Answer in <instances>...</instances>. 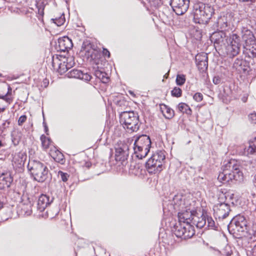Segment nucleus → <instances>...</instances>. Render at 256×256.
<instances>
[{"instance_id": "24", "label": "nucleus", "mask_w": 256, "mask_h": 256, "mask_svg": "<svg viewBox=\"0 0 256 256\" xmlns=\"http://www.w3.org/2000/svg\"><path fill=\"white\" fill-rule=\"evenodd\" d=\"M52 66L56 68L60 74H62L69 69L65 61L62 62L58 59V57L56 60H53Z\"/></svg>"}, {"instance_id": "30", "label": "nucleus", "mask_w": 256, "mask_h": 256, "mask_svg": "<svg viewBox=\"0 0 256 256\" xmlns=\"http://www.w3.org/2000/svg\"><path fill=\"white\" fill-rule=\"evenodd\" d=\"M82 52H84L88 58L90 57L91 58H94L93 54L95 52L94 50L92 48L91 45L89 44L87 46H82Z\"/></svg>"}, {"instance_id": "2", "label": "nucleus", "mask_w": 256, "mask_h": 256, "mask_svg": "<svg viewBox=\"0 0 256 256\" xmlns=\"http://www.w3.org/2000/svg\"><path fill=\"white\" fill-rule=\"evenodd\" d=\"M222 170V172H220L218 177L220 182L225 183L233 181L240 182L243 180L244 176L240 166L235 160L225 162Z\"/></svg>"}, {"instance_id": "20", "label": "nucleus", "mask_w": 256, "mask_h": 256, "mask_svg": "<svg viewBox=\"0 0 256 256\" xmlns=\"http://www.w3.org/2000/svg\"><path fill=\"white\" fill-rule=\"evenodd\" d=\"M26 158V155L22 152L14 154L12 159V165L14 168L22 170Z\"/></svg>"}, {"instance_id": "6", "label": "nucleus", "mask_w": 256, "mask_h": 256, "mask_svg": "<svg viewBox=\"0 0 256 256\" xmlns=\"http://www.w3.org/2000/svg\"><path fill=\"white\" fill-rule=\"evenodd\" d=\"M151 147V141L148 136L142 135L134 141V150L136 156L140 159L145 158Z\"/></svg>"}, {"instance_id": "43", "label": "nucleus", "mask_w": 256, "mask_h": 256, "mask_svg": "<svg viewBox=\"0 0 256 256\" xmlns=\"http://www.w3.org/2000/svg\"><path fill=\"white\" fill-rule=\"evenodd\" d=\"M66 62L69 68L73 66L74 64V60L72 57H70L67 58Z\"/></svg>"}, {"instance_id": "54", "label": "nucleus", "mask_w": 256, "mask_h": 256, "mask_svg": "<svg viewBox=\"0 0 256 256\" xmlns=\"http://www.w3.org/2000/svg\"><path fill=\"white\" fill-rule=\"evenodd\" d=\"M14 11L16 12L17 13H20V12H21L20 10L18 8L16 10H14Z\"/></svg>"}, {"instance_id": "22", "label": "nucleus", "mask_w": 256, "mask_h": 256, "mask_svg": "<svg viewBox=\"0 0 256 256\" xmlns=\"http://www.w3.org/2000/svg\"><path fill=\"white\" fill-rule=\"evenodd\" d=\"M58 44L60 50L62 52L68 50L70 49L73 46L72 40L68 36H64L62 38H59Z\"/></svg>"}, {"instance_id": "51", "label": "nucleus", "mask_w": 256, "mask_h": 256, "mask_svg": "<svg viewBox=\"0 0 256 256\" xmlns=\"http://www.w3.org/2000/svg\"><path fill=\"white\" fill-rule=\"evenodd\" d=\"M178 200H180V201H182V198H179V197L178 196H176L174 198V202L176 204H177L176 203V202H177Z\"/></svg>"}, {"instance_id": "18", "label": "nucleus", "mask_w": 256, "mask_h": 256, "mask_svg": "<svg viewBox=\"0 0 256 256\" xmlns=\"http://www.w3.org/2000/svg\"><path fill=\"white\" fill-rule=\"evenodd\" d=\"M196 60L197 66L201 72H204L207 70L208 58L206 54H198L196 57Z\"/></svg>"}, {"instance_id": "28", "label": "nucleus", "mask_w": 256, "mask_h": 256, "mask_svg": "<svg viewBox=\"0 0 256 256\" xmlns=\"http://www.w3.org/2000/svg\"><path fill=\"white\" fill-rule=\"evenodd\" d=\"M95 76L99 78L103 83H107L108 82L109 78L107 74L100 70H96L95 72Z\"/></svg>"}, {"instance_id": "44", "label": "nucleus", "mask_w": 256, "mask_h": 256, "mask_svg": "<svg viewBox=\"0 0 256 256\" xmlns=\"http://www.w3.org/2000/svg\"><path fill=\"white\" fill-rule=\"evenodd\" d=\"M26 116L25 115L20 116L18 120V124L19 126H22L26 120Z\"/></svg>"}, {"instance_id": "47", "label": "nucleus", "mask_w": 256, "mask_h": 256, "mask_svg": "<svg viewBox=\"0 0 256 256\" xmlns=\"http://www.w3.org/2000/svg\"><path fill=\"white\" fill-rule=\"evenodd\" d=\"M10 124V122L8 120H5L3 123L2 124V126H4V127H5L6 128L8 126V125Z\"/></svg>"}, {"instance_id": "46", "label": "nucleus", "mask_w": 256, "mask_h": 256, "mask_svg": "<svg viewBox=\"0 0 256 256\" xmlns=\"http://www.w3.org/2000/svg\"><path fill=\"white\" fill-rule=\"evenodd\" d=\"M220 80L218 76H215L213 79V82L214 84H220Z\"/></svg>"}, {"instance_id": "23", "label": "nucleus", "mask_w": 256, "mask_h": 256, "mask_svg": "<svg viewBox=\"0 0 256 256\" xmlns=\"http://www.w3.org/2000/svg\"><path fill=\"white\" fill-rule=\"evenodd\" d=\"M52 200H50L49 197L46 194L40 195L38 199L37 203V208L40 212H43L46 206L49 205Z\"/></svg>"}, {"instance_id": "39", "label": "nucleus", "mask_w": 256, "mask_h": 256, "mask_svg": "<svg viewBox=\"0 0 256 256\" xmlns=\"http://www.w3.org/2000/svg\"><path fill=\"white\" fill-rule=\"evenodd\" d=\"M182 90L178 87H175L171 92L172 95L177 98L180 97L182 95Z\"/></svg>"}, {"instance_id": "52", "label": "nucleus", "mask_w": 256, "mask_h": 256, "mask_svg": "<svg viewBox=\"0 0 256 256\" xmlns=\"http://www.w3.org/2000/svg\"><path fill=\"white\" fill-rule=\"evenodd\" d=\"M2 136V135L0 134V147H2L4 146V144L2 143V141L1 140V138Z\"/></svg>"}, {"instance_id": "4", "label": "nucleus", "mask_w": 256, "mask_h": 256, "mask_svg": "<svg viewBox=\"0 0 256 256\" xmlns=\"http://www.w3.org/2000/svg\"><path fill=\"white\" fill-rule=\"evenodd\" d=\"M228 229L230 234L237 238L246 236L248 233L247 222L246 218L241 215L236 216L228 225Z\"/></svg>"}, {"instance_id": "8", "label": "nucleus", "mask_w": 256, "mask_h": 256, "mask_svg": "<svg viewBox=\"0 0 256 256\" xmlns=\"http://www.w3.org/2000/svg\"><path fill=\"white\" fill-rule=\"evenodd\" d=\"M198 6L194 12L195 22L198 24L207 23L214 12L213 8L208 4H200Z\"/></svg>"}, {"instance_id": "55", "label": "nucleus", "mask_w": 256, "mask_h": 256, "mask_svg": "<svg viewBox=\"0 0 256 256\" xmlns=\"http://www.w3.org/2000/svg\"><path fill=\"white\" fill-rule=\"evenodd\" d=\"M44 128H45L46 132L48 130V128L47 126H44Z\"/></svg>"}, {"instance_id": "13", "label": "nucleus", "mask_w": 256, "mask_h": 256, "mask_svg": "<svg viewBox=\"0 0 256 256\" xmlns=\"http://www.w3.org/2000/svg\"><path fill=\"white\" fill-rule=\"evenodd\" d=\"M34 198L27 193L24 194L21 197L20 206L24 214L28 216L32 213V206L34 204Z\"/></svg>"}, {"instance_id": "42", "label": "nucleus", "mask_w": 256, "mask_h": 256, "mask_svg": "<svg viewBox=\"0 0 256 256\" xmlns=\"http://www.w3.org/2000/svg\"><path fill=\"white\" fill-rule=\"evenodd\" d=\"M193 98L196 102H200L202 100L203 96L200 92H196L194 95Z\"/></svg>"}, {"instance_id": "37", "label": "nucleus", "mask_w": 256, "mask_h": 256, "mask_svg": "<svg viewBox=\"0 0 256 256\" xmlns=\"http://www.w3.org/2000/svg\"><path fill=\"white\" fill-rule=\"evenodd\" d=\"M248 152L250 154L256 153V137L254 138L253 144H250L248 148Z\"/></svg>"}, {"instance_id": "41", "label": "nucleus", "mask_w": 256, "mask_h": 256, "mask_svg": "<svg viewBox=\"0 0 256 256\" xmlns=\"http://www.w3.org/2000/svg\"><path fill=\"white\" fill-rule=\"evenodd\" d=\"M250 122L253 124H256V113L254 112L248 115Z\"/></svg>"}, {"instance_id": "38", "label": "nucleus", "mask_w": 256, "mask_h": 256, "mask_svg": "<svg viewBox=\"0 0 256 256\" xmlns=\"http://www.w3.org/2000/svg\"><path fill=\"white\" fill-rule=\"evenodd\" d=\"M54 22L58 26H60L64 24L65 22V18L64 15L61 16L58 18L52 19Z\"/></svg>"}, {"instance_id": "5", "label": "nucleus", "mask_w": 256, "mask_h": 256, "mask_svg": "<svg viewBox=\"0 0 256 256\" xmlns=\"http://www.w3.org/2000/svg\"><path fill=\"white\" fill-rule=\"evenodd\" d=\"M165 158L164 151L158 150L153 154L146 164L148 172L150 174H156L160 172L162 170V166Z\"/></svg>"}, {"instance_id": "10", "label": "nucleus", "mask_w": 256, "mask_h": 256, "mask_svg": "<svg viewBox=\"0 0 256 256\" xmlns=\"http://www.w3.org/2000/svg\"><path fill=\"white\" fill-rule=\"evenodd\" d=\"M214 214L220 220L226 218L230 212V206L226 203H218L213 207Z\"/></svg>"}, {"instance_id": "1", "label": "nucleus", "mask_w": 256, "mask_h": 256, "mask_svg": "<svg viewBox=\"0 0 256 256\" xmlns=\"http://www.w3.org/2000/svg\"><path fill=\"white\" fill-rule=\"evenodd\" d=\"M182 205L186 206L184 207L180 204L182 210L178 213L179 222L174 226L172 231L176 237L186 240L192 238L195 234L192 222L196 212L190 204L188 206V202H184Z\"/></svg>"}, {"instance_id": "16", "label": "nucleus", "mask_w": 256, "mask_h": 256, "mask_svg": "<svg viewBox=\"0 0 256 256\" xmlns=\"http://www.w3.org/2000/svg\"><path fill=\"white\" fill-rule=\"evenodd\" d=\"M0 88L7 90L5 94H0V102L2 103L4 102V104H3V106L6 108L13 101V98L10 96L12 88L10 85L6 83H2L0 84Z\"/></svg>"}, {"instance_id": "57", "label": "nucleus", "mask_w": 256, "mask_h": 256, "mask_svg": "<svg viewBox=\"0 0 256 256\" xmlns=\"http://www.w3.org/2000/svg\"><path fill=\"white\" fill-rule=\"evenodd\" d=\"M244 102H246V100H242Z\"/></svg>"}, {"instance_id": "40", "label": "nucleus", "mask_w": 256, "mask_h": 256, "mask_svg": "<svg viewBox=\"0 0 256 256\" xmlns=\"http://www.w3.org/2000/svg\"><path fill=\"white\" fill-rule=\"evenodd\" d=\"M58 176L64 182H66L68 180V178H69V175L68 174L62 171H59L58 172Z\"/></svg>"}, {"instance_id": "14", "label": "nucleus", "mask_w": 256, "mask_h": 256, "mask_svg": "<svg viewBox=\"0 0 256 256\" xmlns=\"http://www.w3.org/2000/svg\"><path fill=\"white\" fill-rule=\"evenodd\" d=\"M190 0H171L170 5L177 15H182L188 10Z\"/></svg>"}, {"instance_id": "12", "label": "nucleus", "mask_w": 256, "mask_h": 256, "mask_svg": "<svg viewBox=\"0 0 256 256\" xmlns=\"http://www.w3.org/2000/svg\"><path fill=\"white\" fill-rule=\"evenodd\" d=\"M129 148L127 144L119 141L115 146V158L116 161L124 162L128 156Z\"/></svg>"}, {"instance_id": "21", "label": "nucleus", "mask_w": 256, "mask_h": 256, "mask_svg": "<svg viewBox=\"0 0 256 256\" xmlns=\"http://www.w3.org/2000/svg\"><path fill=\"white\" fill-rule=\"evenodd\" d=\"M12 181L13 179L10 172L2 173L0 176V189L3 190L9 188Z\"/></svg>"}, {"instance_id": "56", "label": "nucleus", "mask_w": 256, "mask_h": 256, "mask_svg": "<svg viewBox=\"0 0 256 256\" xmlns=\"http://www.w3.org/2000/svg\"><path fill=\"white\" fill-rule=\"evenodd\" d=\"M17 143H18V141L17 142ZM14 144V145L17 144Z\"/></svg>"}, {"instance_id": "35", "label": "nucleus", "mask_w": 256, "mask_h": 256, "mask_svg": "<svg viewBox=\"0 0 256 256\" xmlns=\"http://www.w3.org/2000/svg\"><path fill=\"white\" fill-rule=\"evenodd\" d=\"M252 236H256V224H253L251 229H248V233L246 236H250L252 238Z\"/></svg>"}, {"instance_id": "36", "label": "nucleus", "mask_w": 256, "mask_h": 256, "mask_svg": "<svg viewBox=\"0 0 256 256\" xmlns=\"http://www.w3.org/2000/svg\"><path fill=\"white\" fill-rule=\"evenodd\" d=\"M244 62V61H243L242 60L237 58L235 62L234 63V67L235 68L238 70L240 71L241 69H242V66Z\"/></svg>"}, {"instance_id": "17", "label": "nucleus", "mask_w": 256, "mask_h": 256, "mask_svg": "<svg viewBox=\"0 0 256 256\" xmlns=\"http://www.w3.org/2000/svg\"><path fill=\"white\" fill-rule=\"evenodd\" d=\"M232 16L230 14H226L220 16L216 22L217 27L221 30H226L230 28L232 23Z\"/></svg>"}, {"instance_id": "19", "label": "nucleus", "mask_w": 256, "mask_h": 256, "mask_svg": "<svg viewBox=\"0 0 256 256\" xmlns=\"http://www.w3.org/2000/svg\"><path fill=\"white\" fill-rule=\"evenodd\" d=\"M67 74L68 78H78L86 82L90 81L92 78V76L88 73H84L82 70L77 69H73Z\"/></svg>"}, {"instance_id": "29", "label": "nucleus", "mask_w": 256, "mask_h": 256, "mask_svg": "<svg viewBox=\"0 0 256 256\" xmlns=\"http://www.w3.org/2000/svg\"><path fill=\"white\" fill-rule=\"evenodd\" d=\"M178 108L181 112L186 113L188 114H191L192 110L190 106L185 103L181 102L179 104Z\"/></svg>"}, {"instance_id": "26", "label": "nucleus", "mask_w": 256, "mask_h": 256, "mask_svg": "<svg viewBox=\"0 0 256 256\" xmlns=\"http://www.w3.org/2000/svg\"><path fill=\"white\" fill-rule=\"evenodd\" d=\"M50 154L56 161L62 164L64 163V156L60 151L56 150V148H54V150H50Z\"/></svg>"}, {"instance_id": "49", "label": "nucleus", "mask_w": 256, "mask_h": 256, "mask_svg": "<svg viewBox=\"0 0 256 256\" xmlns=\"http://www.w3.org/2000/svg\"><path fill=\"white\" fill-rule=\"evenodd\" d=\"M103 52H104V54H105L106 56H107L108 58H110V52L106 49H104Z\"/></svg>"}, {"instance_id": "33", "label": "nucleus", "mask_w": 256, "mask_h": 256, "mask_svg": "<svg viewBox=\"0 0 256 256\" xmlns=\"http://www.w3.org/2000/svg\"><path fill=\"white\" fill-rule=\"evenodd\" d=\"M207 222V226L212 229H215L216 226L215 222L211 216H207L206 218V222Z\"/></svg>"}, {"instance_id": "15", "label": "nucleus", "mask_w": 256, "mask_h": 256, "mask_svg": "<svg viewBox=\"0 0 256 256\" xmlns=\"http://www.w3.org/2000/svg\"><path fill=\"white\" fill-rule=\"evenodd\" d=\"M229 38L226 36V34L222 30L214 32L210 36L212 42L214 43V46H220L222 49L226 46Z\"/></svg>"}, {"instance_id": "50", "label": "nucleus", "mask_w": 256, "mask_h": 256, "mask_svg": "<svg viewBox=\"0 0 256 256\" xmlns=\"http://www.w3.org/2000/svg\"><path fill=\"white\" fill-rule=\"evenodd\" d=\"M6 128L2 126H0V134L2 135V133L4 132Z\"/></svg>"}, {"instance_id": "34", "label": "nucleus", "mask_w": 256, "mask_h": 256, "mask_svg": "<svg viewBox=\"0 0 256 256\" xmlns=\"http://www.w3.org/2000/svg\"><path fill=\"white\" fill-rule=\"evenodd\" d=\"M186 82L185 76L184 74H178L176 78V84L178 86L183 85Z\"/></svg>"}, {"instance_id": "9", "label": "nucleus", "mask_w": 256, "mask_h": 256, "mask_svg": "<svg viewBox=\"0 0 256 256\" xmlns=\"http://www.w3.org/2000/svg\"><path fill=\"white\" fill-rule=\"evenodd\" d=\"M238 36L236 34H233L229 37L228 40L223 47L226 54L230 57H234L236 56L240 52V44Z\"/></svg>"}, {"instance_id": "27", "label": "nucleus", "mask_w": 256, "mask_h": 256, "mask_svg": "<svg viewBox=\"0 0 256 256\" xmlns=\"http://www.w3.org/2000/svg\"><path fill=\"white\" fill-rule=\"evenodd\" d=\"M160 109L166 118H170L174 116V110L165 104H162Z\"/></svg>"}, {"instance_id": "32", "label": "nucleus", "mask_w": 256, "mask_h": 256, "mask_svg": "<svg viewBox=\"0 0 256 256\" xmlns=\"http://www.w3.org/2000/svg\"><path fill=\"white\" fill-rule=\"evenodd\" d=\"M130 170L131 172L134 175H138L141 172L142 169L140 168L139 164H134V165H130Z\"/></svg>"}, {"instance_id": "53", "label": "nucleus", "mask_w": 256, "mask_h": 256, "mask_svg": "<svg viewBox=\"0 0 256 256\" xmlns=\"http://www.w3.org/2000/svg\"><path fill=\"white\" fill-rule=\"evenodd\" d=\"M254 185L256 187V174L254 176Z\"/></svg>"}, {"instance_id": "11", "label": "nucleus", "mask_w": 256, "mask_h": 256, "mask_svg": "<svg viewBox=\"0 0 256 256\" xmlns=\"http://www.w3.org/2000/svg\"><path fill=\"white\" fill-rule=\"evenodd\" d=\"M242 32V40L245 43L244 48L251 50L252 53H256V40L252 32L246 30Z\"/></svg>"}, {"instance_id": "7", "label": "nucleus", "mask_w": 256, "mask_h": 256, "mask_svg": "<svg viewBox=\"0 0 256 256\" xmlns=\"http://www.w3.org/2000/svg\"><path fill=\"white\" fill-rule=\"evenodd\" d=\"M120 122L124 128L132 132H136L140 128L138 114L134 112H122L120 116Z\"/></svg>"}, {"instance_id": "25", "label": "nucleus", "mask_w": 256, "mask_h": 256, "mask_svg": "<svg viewBox=\"0 0 256 256\" xmlns=\"http://www.w3.org/2000/svg\"><path fill=\"white\" fill-rule=\"evenodd\" d=\"M206 218L204 215L198 217L195 214L192 222V226L196 225L197 228H203L206 224Z\"/></svg>"}, {"instance_id": "31", "label": "nucleus", "mask_w": 256, "mask_h": 256, "mask_svg": "<svg viewBox=\"0 0 256 256\" xmlns=\"http://www.w3.org/2000/svg\"><path fill=\"white\" fill-rule=\"evenodd\" d=\"M40 140L42 141V148L45 150H46L47 148H48L51 142H52L50 138L46 137L44 135H42L40 136Z\"/></svg>"}, {"instance_id": "3", "label": "nucleus", "mask_w": 256, "mask_h": 256, "mask_svg": "<svg viewBox=\"0 0 256 256\" xmlns=\"http://www.w3.org/2000/svg\"><path fill=\"white\" fill-rule=\"evenodd\" d=\"M28 168L34 180L38 182H43L48 178V169L40 161L30 160Z\"/></svg>"}, {"instance_id": "48", "label": "nucleus", "mask_w": 256, "mask_h": 256, "mask_svg": "<svg viewBox=\"0 0 256 256\" xmlns=\"http://www.w3.org/2000/svg\"><path fill=\"white\" fill-rule=\"evenodd\" d=\"M6 108L3 106V104H2V102H0V113L4 112Z\"/></svg>"}, {"instance_id": "45", "label": "nucleus", "mask_w": 256, "mask_h": 256, "mask_svg": "<svg viewBox=\"0 0 256 256\" xmlns=\"http://www.w3.org/2000/svg\"><path fill=\"white\" fill-rule=\"evenodd\" d=\"M37 7L38 8V14L41 16H43L44 14L43 6L42 4H40V6H38Z\"/></svg>"}]
</instances>
